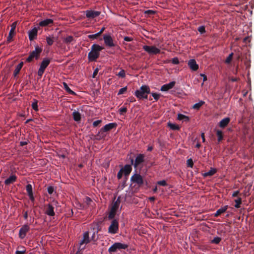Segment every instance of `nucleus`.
<instances>
[{
    "instance_id": "nucleus-40",
    "label": "nucleus",
    "mask_w": 254,
    "mask_h": 254,
    "mask_svg": "<svg viewBox=\"0 0 254 254\" xmlns=\"http://www.w3.org/2000/svg\"><path fill=\"white\" fill-rule=\"evenodd\" d=\"M236 203L235 207L237 208L240 207V204L242 203V199L241 197H239L238 199L235 200Z\"/></svg>"
},
{
    "instance_id": "nucleus-22",
    "label": "nucleus",
    "mask_w": 254,
    "mask_h": 254,
    "mask_svg": "<svg viewBox=\"0 0 254 254\" xmlns=\"http://www.w3.org/2000/svg\"><path fill=\"white\" fill-rule=\"evenodd\" d=\"M54 21L52 19H46L40 21L39 23V26L46 27L51 25L53 24Z\"/></svg>"
},
{
    "instance_id": "nucleus-60",
    "label": "nucleus",
    "mask_w": 254,
    "mask_h": 254,
    "mask_svg": "<svg viewBox=\"0 0 254 254\" xmlns=\"http://www.w3.org/2000/svg\"><path fill=\"white\" fill-rule=\"evenodd\" d=\"M200 76L203 77V81H205L207 80V76L204 74H200Z\"/></svg>"
},
{
    "instance_id": "nucleus-56",
    "label": "nucleus",
    "mask_w": 254,
    "mask_h": 254,
    "mask_svg": "<svg viewBox=\"0 0 254 254\" xmlns=\"http://www.w3.org/2000/svg\"><path fill=\"white\" fill-rule=\"evenodd\" d=\"M98 71H99V69H98V68H96L94 70V72L93 73V74H92V77L93 78H95L96 77V76L97 75V73L98 72Z\"/></svg>"
},
{
    "instance_id": "nucleus-48",
    "label": "nucleus",
    "mask_w": 254,
    "mask_h": 254,
    "mask_svg": "<svg viewBox=\"0 0 254 254\" xmlns=\"http://www.w3.org/2000/svg\"><path fill=\"white\" fill-rule=\"evenodd\" d=\"M127 178L125 177L124 178V180L123 181V182L121 184L120 187L121 188L122 190H123L127 186L126 183H127Z\"/></svg>"
},
{
    "instance_id": "nucleus-62",
    "label": "nucleus",
    "mask_w": 254,
    "mask_h": 254,
    "mask_svg": "<svg viewBox=\"0 0 254 254\" xmlns=\"http://www.w3.org/2000/svg\"><path fill=\"white\" fill-rule=\"evenodd\" d=\"M27 141H21L20 142V145L21 146H24V145H27Z\"/></svg>"
},
{
    "instance_id": "nucleus-42",
    "label": "nucleus",
    "mask_w": 254,
    "mask_h": 254,
    "mask_svg": "<svg viewBox=\"0 0 254 254\" xmlns=\"http://www.w3.org/2000/svg\"><path fill=\"white\" fill-rule=\"evenodd\" d=\"M100 36V34H98V33H97L95 34L89 35L88 36V37L90 39L94 40V39H96L98 38Z\"/></svg>"
},
{
    "instance_id": "nucleus-35",
    "label": "nucleus",
    "mask_w": 254,
    "mask_h": 254,
    "mask_svg": "<svg viewBox=\"0 0 254 254\" xmlns=\"http://www.w3.org/2000/svg\"><path fill=\"white\" fill-rule=\"evenodd\" d=\"M73 41L74 39L72 36H68L64 39V42L66 44L71 43Z\"/></svg>"
},
{
    "instance_id": "nucleus-38",
    "label": "nucleus",
    "mask_w": 254,
    "mask_h": 254,
    "mask_svg": "<svg viewBox=\"0 0 254 254\" xmlns=\"http://www.w3.org/2000/svg\"><path fill=\"white\" fill-rule=\"evenodd\" d=\"M116 212L117 211L111 209V210L108 215V218L109 219H113L115 216Z\"/></svg>"
},
{
    "instance_id": "nucleus-16",
    "label": "nucleus",
    "mask_w": 254,
    "mask_h": 254,
    "mask_svg": "<svg viewBox=\"0 0 254 254\" xmlns=\"http://www.w3.org/2000/svg\"><path fill=\"white\" fill-rule=\"evenodd\" d=\"M45 213L50 216H54L55 215L54 207L52 204H48L46 206Z\"/></svg>"
},
{
    "instance_id": "nucleus-45",
    "label": "nucleus",
    "mask_w": 254,
    "mask_h": 254,
    "mask_svg": "<svg viewBox=\"0 0 254 254\" xmlns=\"http://www.w3.org/2000/svg\"><path fill=\"white\" fill-rule=\"evenodd\" d=\"M233 55L234 54L233 53H231L230 54H229V55L228 56V57L227 58V59L225 60V63L226 64H229L231 63L232 58H233Z\"/></svg>"
},
{
    "instance_id": "nucleus-31",
    "label": "nucleus",
    "mask_w": 254,
    "mask_h": 254,
    "mask_svg": "<svg viewBox=\"0 0 254 254\" xmlns=\"http://www.w3.org/2000/svg\"><path fill=\"white\" fill-rule=\"evenodd\" d=\"M177 119L180 121H183L185 122H189L190 120V118L189 117L181 114H179L178 115Z\"/></svg>"
},
{
    "instance_id": "nucleus-28",
    "label": "nucleus",
    "mask_w": 254,
    "mask_h": 254,
    "mask_svg": "<svg viewBox=\"0 0 254 254\" xmlns=\"http://www.w3.org/2000/svg\"><path fill=\"white\" fill-rule=\"evenodd\" d=\"M216 172L217 170L215 168H211L210 170L208 172H206L203 174V176L204 177H206L208 176L210 177L214 175L216 173Z\"/></svg>"
},
{
    "instance_id": "nucleus-11",
    "label": "nucleus",
    "mask_w": 254,
    "mask_h": 254,
    "mask_svg": "<svg viewBox=\"0 0 254 254\" xmlns=\"http://www.w3.org/2000/svg\"><path fill=\"white\" fill-rule=\"evenodd\" d=\"M143 49L150 55H156L160 53V50L153 46H149L147 45H144L143 46Z\"/></svg>"
},
{
    "instance_id": "nucleus-51",
    "label": "nucleus",
    "mask_w": 254,
    "mask_h": 254,
    "mask_svg": "<svg viewBox=\"0 0 254 254\" xmlns=\"http://www.w3.org/2000/svg\"><path fill=\"white\" fill-rule=\"evenodd\" d=\"M119 76L124 78L126 76L125 71L122 69L117 74Z\"/></svg>"
},
{
    "instance_id": "nucleus-39",
    "label": "nucleus",
    "mask_w": 254,
    "mask_h": 254,
    "mask_svg": "<svg viewBox=\"0 0 254 254\" xmlns=\"http://www.w3.org/2000/svg\"><path fill=\"white\" fill-rule=\"evenodd\" d=\"M221 241V238L216 237L214 238V239L211 241V243L215 244H219Z\"/></svg>"
},
{
    "instance_id": "nucleus-9",
    "label": "nucleus",
    "mask_w": 254,
    "mask_h": 254,
    "mask_svg": "<svg viewBox=\"0 0 254 254\" xmlns=\"http://www.w3.org/2000/svg\"><path fill=\"white\" fill-rule=\"evenodd\" d=\"M145 156L143 154H139L135 158L134 162L133 159L131 158V164L133 165L135 168H136L139 165L144 162Z\"/></svg>"
},
{
    "instance_id": "nucleus-25",
    "label": "nucleus",
    "mask_w": 254,
    "mask_h": 254,
    "mask_svg": "<svg viewBox=\"0 0 254 254\" xmlns=\"http://www.w3.org/2000/svg\"><path fill=\"white\" fill-rule=\"evenodd\" d=\"M17 177L15 175H11L4 181V184L6 185H9L16 181Z\"/></svg>"
},
{
    "instance_id": "nucleus-49",
    "label": "nucleus",
    "mask_w": 254,
    "mask_h": 254,
    "mask_svg": "<svg viewBox=\"0 0 254 254\" xmlns=\"http://www.w3.org/2000/svg\"><path fill=\"white\" fill-rule=\"evenodd\" d=\"M197 30L200 34H203V33H205V32H206L205 28L204 26H199Z\"/></svg>"
},
{
    "instance_id": "nucleus-27",
    "label": "nucleus",
    "mask_w": 254,
    "mask_h": 254,
    "mask_svg": "<svg viewBox=\"0 0 254 254\" xmlns=\"http://www.w3.org/2000/svg\"><path fill=\"white\" fill-rule=\"evenodd\" d=\"M73 120L76 122H79L81 120V115L78 111H74L72 113Z\"/></svg>"
},
{
    "instance_id": "nucleus-20",
    "label": "nucleus",
    "mask_w": 254,
    "mask_h": 254,
    "mask_svg": "<svg viewBox=\"0 0 254 254\" xmlns=\"http://www.w3.org/2000/svg\"><path fill=\"white\" fill-rule=\"evenodd\" d=\"M132 164L130 165L127 164L123 167L121 170H123V172L124 174L126 177L128 176L132 171Z\"/></svg>"
},
{
    "instance_id": "nucleus-6",
    "label": "nucleus",
    "mask_w": 254,
    "mask_h": 254,
    "mask_svg": "<svg viewBox=\"0 0 254 254\" xmlns=\"http://www.w3.org/2000/svg\"><path fill=\"white\" fill-rule=\"evenodd\" d=\"M51 60L48 58H44L40 64V67L38 70V75L41 78L43 75L46 68L50 63Z\"/></svg>"
},
{
    "instance_id": "nucleus-19",
    "label": "nucleus",
    "mask_w": 254,
    "mask_h": 254,
    "mask_svg": "<svg viewBox=\"0 0 254 254\" xmlns=\"http://www.w3.org/2000/svg\"><path fill=\"white\" fill-rule=\"evenodd\" d=\"M188 65L193 71H196L198 69V64L194 59H191L188 62Z\"/></svg>"
},
{
    "instance_id": "nucleus-58",
    "label": "nucleus",
    "mask_w": 254,
    "mask_h": 254,
    "mask_svg": "<svg viewBox=\"0 0 254 254\" xmlns=\"http://www.w3.org/2000/svg\"><path fill=\"white\" fill-rule=\"evenodd\" d=\"M98 231H99L98 230H97L96 231H94V232H93V235L92 236V240H93L94 241H96V240L95 239V235L98 233Z\"/></svg>"
},
{
    "instance_id": "nucleus-36",
    "label": "nucleus",
    "mask_w": 254,
    "mask_h": 254,
    "mask_svg": "<svg viewBox=\"0 0 254 254\" xmlns=\"http://www.w3.org/2000/svg\"><path fill=\"white\" fill-rule=\"evenodd\" d=\"M38 101L36 99H33V102L31 104V107L33 110L35 111H38Z\"/></svg>"
},
{
    "instance_id": "nucleus-55",
    "label": "nucleus",
    "mask_w": 254,
    "mask_h": 254,
    "mask_svg": "<svg viewBox=\"0 0 254 254\" xmlns=\"http://www.w3.org/2000/svg\"><path fill=\"white\" fill-rule=\"evenodd\" d=\"M155 13V12L154 11H153V10H146L145 12V13L148 14L149 15H153Z\"/></svg>"
},
{
    "instance_id": "nucleus-37",
    "label": "nucleus",
    "mask_w": 254,
    "mask_h": 254,
    "mask_svg": "<svg viewBox=\"0 0 254 254\" xmlns=\"http://www.w3.org/2000/svg\"><path fill=\"white\" fill-rule=\"evenodd\" d=\"M46 42L47 43V44L49 45V46H51L54 43V37H50V36H49V37H46Z\"/></svg>"
},
{
    "instance_id": "nucleus-8",
    "label": "nucleus",
    "mask_w": 254,
    "mask_h": 254,
    "mask_svg": "<svg viewBox=\"0 0 254 254\" xmlns=\"http://www.w3.org/2000/svg\"><path fill=\"white\" fill-rule=\"evenodd\" d=\"M119 231V222L117 219H113L108 228V232L109 234H115Z\"/></svg>"
},
{
    "instance_id": "nucleus-53",
    "label": "nucleus",
    "mask_w": 254,
    "mask_h": 254,
    "mask_svg": "<svg viewBox=\"0 0 254 254\" xmlns=\"http://www.w3.org/2000/svg\"><path fill=\"white\" fill-rule=\"evenodd\" d=\"M123 170L120 169V170L118 172L117 174V178L120 180L122 178L123 176Z\"/></svg>"
},
{
    "instance_id": "nucleus-52",
    "label": "nucleus",
    "mask_w": 254,
    "mask_h": 254,
    "mask_svg": "<svg viewBox=\"0 0 254 254\" xmlns=\"http://www.w3.org/2000/svg\"><path fill=\"white\" fill-rule=\"evenodd\" d=\"M101 123H102L101 120L95 121L93 123V127H96L98 126Z\"/></svg>"
},
{
    "instance_id": "nucleus-5",
    "label": "nucleus",
    "mask_w": 254,
    "mask_h": 254,
    "mask_svg": "<svg viewBox=\"0 0 254 254\" xmlns=\"http://www.w3.org/2000/svg\"><path fill=\"white\" fill-rule=\"evenodd\" d=\"M128 248L127 244H123L119 242L115 243L112 245L108 249V252L110 254L113 253H116L118 251H121L122 250H125Z\"/></svg>"
},
{
    "instance_id": "nucleus-32",
    "label": "nucleus",
    "mask_w": 254,
    "mask_h": 254,
    "mask_svg": "<svg viewBox=\"0 0 254 254\" xmlns=\"http://www.w3.org/2000/svg\"><path fill=\"white\" fill-rule=\"evenodd\" d=\"M216 135L218 137V142L221 141L223 139V133L222 131L220 130H216Z\"/></svg>"
},
{
    "instance_id": "nucleus-18",
    "label": "nucleus",
    "mask_w": 254,
    "mask_h": 254,
    "mask_svg": "<svg viewBox=\"0 0 254 254\" xmlns=\"http://www.w3.org/2000/svg\"><path fill=\"white\" fill-rule=\"evenodd\" d=\"M175 84V81H172L168 84H164L161 86L160 90L162 91H168L169 90L173 88Z\"/></svg>"
},
{
    "instance_id": "nucleus-33",
    "label": "nucleus",
    "mask_w": 254,
    "mask_h": 254,
    "mask_svg": "<svg viewBox=\"0 0 254 254\" xmlns=\"http://www.w3.org/2000/svg\"><path fill=\"white\" fill-rule=\"evenodd\" d=\"M168 126L172 130H179L180 129V127L175 124H172L170 123H169L168 124Z\"/></svg>"
},
{
    "instance_id": "nucleus-29",
    "label": "nucleus",
    "mask_w": 254,
    "mask_h": 254,
    "mask_svg": "<svg viewBox=\"0 0 254 254\" xmlns=\"http://www.w3.org/2000/svg\"><path fill=\"white\" fill-rule=\"evenodd\" d=\"M120 203H121L120 198V197H118V199L116 200V201H115L113 203L111 209L114 210L115 211H117L118 210V209L119 208Z\"/></svg>"
},
{
    "instance_id": "nucleus-1",
    "label": "nucleus",
    "mask_w": 254,
    "mask_h": 254,
    "mask_svg": "<svg viewBox=\"0 0 254 254\" xmlns=\"http://www.w3.org/2000/svg\"><path fill=\"white\" fill-rule=\"evenodd\" d=\"M104 48L99 45L94 44L91 47V51L88 54V59L89 62L96 61L100 56V52Z\"/></svg>"
},
{
    "instance_id": "nucleus-21",
    "label": "nucleus",
    "mask_w": 254,
    "mask_h": 254,
    "mask_svg": "<svg viewBox=\"0 0 254 254\" xmlns=\"http://www.w3.org/2000/svg\"><path fill=\"white\" fill-rule=\"evenodd\" d=\"M26 189L30 199L32 201H34L35 199L33 194L32 185L31 184L27 185L26 187Z\"/></svg>"
},
{
    "instance_id": "nucleus-43",
    "label": "nucleus",
    "mask_w": 254,
    "mask_h": 254,
    "mask_svg": "<svg viewBox=\"0 0 254 254\" xmlns=\"http://www.w3.org/2000/svg\"><path fill=\"white\" fill-rule=\"evenodd\" d=\"M127 86L123 87L122 88H121L118 93V95H120L125 93L127 92Z\"/></svg>"
},
{
    "instance_id": "nucleus-44",
    "label": "nucleus",
    "mask_w": 254,
    "mask_h": 254,
    "mask_svg": "<svg viewBox=\"0 0 254 254\" xmlns=\"http://www.w3.org/2000/svg\"><path fill=\"white\" fill-rule=\"evenodd\" d=\"M187 164L188 167L192 168L193 166V162L192 159L191 158L188 159L187 161Z\"/></svg>"
},
{
    "instance_id": "nucleus-63",
    "label": "nucleus",
    "mask_w": 254,
    "mask_h": 254,
    "mask_svg": "<svg viewBox=\"0 0 254 254\" xmlns=\"http://www.w3.org/2000/svg\"><path fill=\"white\" fill-rule=\"evenodd\" d=\"M201 137L202 138V141L204 142H205V135H204V133H202L201 134Z\"/></svg>"
},
{
    "instance_id": "nucleus-46",
    "label": "nucleus",
    "mask_w": 254,
    "mask_h": 254,
    "mask_svg": "<svg viewBox=\"0 0 254 254\" xmlns=\"http://www.w3.org/2000/svg\"><path fill=\"white\" fill-rule=\"evenodd\" d=\"M151 95L156 101H157L161 96L160 94H158L157 93H152Z\"/></svg>"
},
{
    "instance_id": "nucleus-24",
    "label": "nucleus",
    "mask_w": 254,
    "mask_h": 254,
    "mask_svg": "<svg viewBox=\"0 0 254 254\" xmlns=\"http://www.w3.org/2000/svg\"><path fill=\"white\" fill-rule=\"evenodd\" d=\"M228 208V205H225L223 207H221L220 209H218L216 212L214 213V216L215 217H218L220 216L222 213L225 212L227 209Z\"/></svg>"
},
{
    "instance_id": "nucleus-26",
    "label": "nucleus",
    "mask_w": 254,
    "mask_h": 254,
    "mask_svg": "<svg viewBox=\"0 0 254 254\" xmlns=\"http://www.w3.org/2000/svg\"><path fill=\"white\" fill-rule=\"evenodd\" d=\"M23 65V63L22 62H20L15 67L14 72L13 75L14 77L16 76L18 73H19L21 69L22 68Z\"/></svg>"
},
{
    "instance_id": "nucleus-64",
    "label": "nucleus",
    "mask_w": 254,
    "mask_h": 254,
    "mask_svg": "<svg viewBox=\"0 0 254 254\" xmlns=\"http://www.w3.org/2000/svg\"><path fill=\"white\" fill-rule=\"evenodd\" d=\"M24 218L25 219H27L28 218V212L27 211H25L23 215Z\"/></svg>"
},
{
    "instance_id": "nucleus-14",
    "label": "nucleus",
    "mask_w": 254,
    "mask_h": 254,
    "mask_svg": "<svg viewBox=\"0 0 254 254\" xmlns=\"http://www.w3.org/2000/svg\"><path fill=\"white\" fill-rule=\"evenodd\" d=\"M90 241L88 232H86L83 234V239L80 243V249H81V250H84L85 247L81 248L82 246L84 244H87L89 243Z\"/></svg>"
},
{
    "instance_id": "nucleus-41",
    "label": "nucleus",
    "mask_w": 254,
    "mask_h": 254,
    "mask_svg": "<svg viewBox=\"0 0 254 254\" xmlns=\"http://www.w3.org/2000/svg\"><path fill=\"white\" fill-rule=\"evenodd\" d=\"M47 191L49 194H52L54 192L56 193V190L53 186L48 187L47 188Z\"/></svg>"
},
{
    "instance_id": "nucleus-50",
    "label": "nucleus",
    "mask_w": 254,
    "mask_h": 254,
    "mask_svg": "<svg viewBox=\"0 0 254 254\" xmlns=\"http://www.w3.org/2000/svg\"><path fill=\"white\" fill-rule=\"evenodd\" d=\"M157 185L161 186H167V183L166 181L165 180H162L157 182Z\"/></svg>"
},
{
    "instance_id": "nucleus-10",
    "label": "nucleus",
    "mask_w": 254,
    "mask_h": 254,
    "mask_svg": "<svg viewBox=\"0 0 254 254\" xmlns=\"http://www.w3.org/2000/svg\"><path fill=\"white\" fill-rule=\"evenodd\" d=\"M130 181L133 183L136 184L139 187L142 186L144 184L142 177L139 174H134L130 178Z\"/></svg>"
},
{
    "instance_id": "nucleus-7",
    "label": "nucleus",
    "mask_w": 254,
    "mask_h": 254,
    "mask_svg": "<svg viewBox=\"0 0 254 254\" xmlns=\"http://www.w3.org/2000/svg\"><path fill=\"white\" fill-rule=\"evenodd\" d=\"M103 40L105 45L107 47H114L117 45V42L114 41L110 34H104Z\"/></svg>"
},
{
    "instance_id": "nucleus-57",
    "label": "nucleus",
    "mask_w": 254,
    "mask_h": 254,
    "mask_svg": "<svg viewBox=\"0 0 254 254\" xmlns=\"http://www.w3.org/2000/svg\"><path fill=\"white\" fill-rule=\"evenodd\" d=\"M124 39L125 41H127V42H130V41H132L133 40V38H131V37H127V36H126L124 38Z\"/></svg>"
},
{
    "instance_id": "nucleus-23",
    "label": "nucleus",
    "mask_w": 254,
    "mask_h": 254,
    "mask_svg": "<svg viewBox=\"0 0 254 254\" xmlns=\"http://www.w3.org/2000/svg\"><path fill=\"white\" fill-rule=\"evenodd\" d=\"M230 122V118L227 117L222 119L219 123V126L221 128H224L229 124Z\"/></svg>"
},
{
    "instance_id": "nucleus-34",
    "label": "nucleus",
    "mask_w": 254,
    "mask_h": 254,
    "mask_svg": "<svg viewBox=\"0 0 254 254\" xmlns=\"http://www.w3.org/2000/svg\"><path fill=\"white\" fill-rule=\"evenodd\" d=\"M205 103L204 101H201L198 103L194 104L192 108L196 110H199V108Z\"/></svg>"
},
{
    "instance_id": "nucleus-30",
    "label": "nucleus",
    "mask_w": 254,
    "mask_h": 254,
    "mask_svg": "<svg viewBox=\"0 0 254 254\" xmlns=\"http://www.w3.org/2000/svg\"><path fill=\"white\" fill-rule=\"evenodd\" d=\"M64 88V90L69 94L72 95H75L76 93L74 91H73L72 90L70 89V88L68 87V85L65 83H63Z\"/></svg>"
},
{
    "instance_id": "nucleus-17",
    "label": "nucleus",
    "mask_w": 254,
    "mask_h": 254,
    "mask_svg": "<svg viewBox=\"0 0 254 254\" xmlns=\"http://www.w3.org/2000/svg\"><path fill=\"white\" fill-rule=\"evenodd\" d=\"M100 14V12L94 10H87L86 11V16L88 18H94L98 16Z\"/></svg>"
},
{
    "instance_id": "nucleus-47",
    "label": "nucleus",
    "mask_w": 254,
    "mask_h": 254,
    "mask_svg": "<svg viewBox=\"0 0 254 254\" xmlns=\"http://www.w3.org/2000/svg\"><path fill=\"white\" fill-rule=\"evenodd\" d=\"M119 113L121 115H124L127 112V107H122L119 110Z\"/></svg>"
},
{
    "instance_id": "nucleus-12",
    "label": "nucleus",
    "mask_w": 254,
    "mask_h": 254,
    "mask_svg": "<svg viewBox=\"0 0 254 254\" xmlns=\"http://www.w3.org/2000/svg\"><path fill=\"white\" fill-rule=\"evenodd\" d=\"M30 230L29 226L27 225H24L21 227V228L19 230V237L20 239H24L26 235L27 232L29 231Z\"/></svg>"
},
{
    "instance_id": "nucleus-61",
    "label": "nucleus",
    "mask_w": 254,
    "mask_h": 254,
    "mask_svg": "<svg viewBox=\"0 0 254 254\" xmlns=\"http://www.w3.org/2000/svg\"><path fill=\"white\" fill-rule=\"evenodd\" d=\"M16 254H24L25 253V251H16Z\"/></svg>"
},
{
    "instance_id": "nucleus-3",
    "label": "nucleus",
    "mask_w": 254,
    "mask_h": 254,
    "mask_svg": "<svg viewBox=\"0 0 254 254\" xmlns=\"http://www.w3.org/2000/svg\"><path fill=\"white\" fill-rule=\"evenodd\" d=\"M117 126V124L116 123H111L106 125L100 129L98 133L96 135V138L97 140L104 138L106 136L105 132L113 128H116Z\"/></svg>"
},
{
    "instance_id": "nucleus-2",
    "label": "nucleus",
    "mask_w": 254,
    "mask_h": 254,
    "mask_svg": "<svg viewBox=\"0 0 254 254\" xmlns=\"http://www.w3.org/2000/svg\"><path fill=\"white\" fill-rule=\"evenodd\" d=\"M150 93V89L148 85H143L134 92V95L139 100L147 99L148 94Z\"/></svg>"
},
{
    "instance_id": "nucleus-15",
    "label": "nucleus",
    "mask_w": 254,
    "mask_h": 254,
    "mask_svg": "<svg viewBox=\"0 0 254 254\" xmlns=\"http://www.w3.org/2000/svg\"><path fill=\"white\" fill-rule=\"evenodd\" d=\"M28 33L29 40L32 41L37 38L38 29L37 28L34 27L31 30L29 31Z\"/></svg>"
},
{
    "instance_id": "nucleus-4",
    "label": "nucleus",
    "mask_w": 254,
    "mask_h": 254,
    "mask_svg": "<svg viewBox=\"0 0 254 254\" xmlns=\"http://www.w3.org/2000/svg\"><path fill=\"white\" fill-rule=\"evenodd\" d=\"M42 52V49L38 46L35 47V50L31 51L29 53V56L26 59V62L30 63L33 61L34 59L36 60H38L40 57V55Z\"/></svg>"
},
{
    "instance_id": "nucleus-59",
    "label": "nucleus",
    "mask_w": 254,
    "mask_h": 254,
    "mask_svg": "<svg viewBox=\"0 0 254 254\" xmlns=\"http://www.w3.org/2000/svg\"><path fill=\"white\" fill-rule=\"evenodd\" d=\"M239 191H238V190L235 191L232 194V196L236 197L239 194Z\"/></svg>"
},
{
    "instance_id": "nucleus-54",
    "label": "nucleus",
    "mask_w": 254,
    "mask_h": 254,
    "mask_svg": "<svg viewBox=\"0 0 254 254\" xmlns=\"http://www.w3.org/2000/svg\"><path fill=\"white\" fill-rule=\"evenodd\" d=\"M172 63L173 64H178L179 63V60H178V59L177 58H174L172 60Z\"/></svg>"
},
{
    "instance_id": "nucleus-13",
    "label": "nucleus",
    "mask_w": 254,
    "mask_h": 254,
    "mask_svg": "<svg viewBox=\"0 0 254 254\" xmlns=\"http://www.w3.org/2000/svg\"><path fill=\"white\" fill-rule=\"evenodd\" d=\"M17 22H13L11 25V29L9 32L8 36L7 38V42L9 43L12 41V37L15 34V30L16 28Z\"/></svg>"
}]
</instances>
